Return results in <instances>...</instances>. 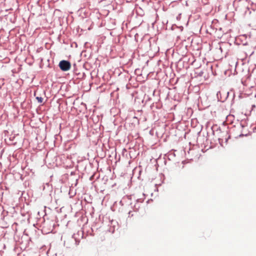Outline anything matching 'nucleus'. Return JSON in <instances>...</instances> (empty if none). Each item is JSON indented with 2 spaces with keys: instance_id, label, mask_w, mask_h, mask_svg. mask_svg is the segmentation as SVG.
<instances>
[{
  "instance_id": "nucleus-1",
  "label": "nucleus",
  "mask_w": 256,
  "mask_h": 256,
  "mask_svg": "<svg viewBox=\"0 0 256 256\" xmlns=\"http://www.w3.org/2000/svg\"><path fill=\"white\" fill-rule=\"evenodd\" d=\"M58 66L60 70L64 72L68 71L71 68V64L70 62L66 60H61L59 62Z\"/></svg>"
},
{
  "instance_id": "nucleus-2",
  "label": "nucleus",
  "mask_w": 256,
  "mask_h": 256,
  "mask_svg": "<svg viewBox=\"0 0 256 256\" xmlns=\"http://www.w3.org/2000/svg\"><path fill=\"white\" fill-rule=\"evenodd\" d=\"M36 98L39 102L41 103L42 102L43 98L42 97L37 96Z\"/></svg>"
}]
</instances>
